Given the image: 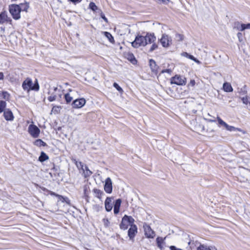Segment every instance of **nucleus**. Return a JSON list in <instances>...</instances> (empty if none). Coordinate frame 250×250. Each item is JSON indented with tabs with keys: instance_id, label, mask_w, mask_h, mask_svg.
<instances>
[{
	"instance_id": "obj_22",
	"label": "nucleus",
	"mask_w": 250,
	"mask_h": 250,
	"mask_svg": "<svg viewBox=\"0 0 250 250\" xmlns=\"http://www.w3.org/2000/svg\"><path fill=\"white\" fill-rule=\"evenodd\" d=\"M20 7V11H25L27 12L28 9L29 7V3L25 2L24 3H21L20 4H18Z\"/></svg>"
},
{
	"instance_id": "obj_52",
	"label": "nucleus",
	"mask_w": 250,
	"mask_h": 250,
	"mask_svg": "<svg viewBox=\"0 0 250 250\" xmlns=\"http://www.w3.org/2000/svg\"><path fill=\"white\" fill-rule=\"evenodd\" d=\"M69 92H71L72 91V90L71 89H69Z\"/></svg>"
},
{
	"instance_id": "obj_2",
	"label": "nucleus",
	"mask_w": 250,
	"mask_h": 250,
	"mask_svg": "<svg viewBox=\"0 0 250 250\" xmlns=\"http://www.w3.org/2000/svg\"><path fill=\"white\" fill-rule=\"evenodd\" d=\"M22 88L26 91H29L30 90L38 91L39 90V84L38 83L37 80L34 85H33V82L30 78H26L22 83Z\"/></svg>"
},
{
	"instance_id": "obj_37",
	"label": "nucleus",
	"mask_w": 250,
	"mask_h": 250,
	"mask_svg": "<svg viewBox=\"0 0 250 250\" xmlns=\"http://www.w3.org/2000/svg\"><path fill=\"white\" fill-rule=\"evenodd\" d=\"M113 86L121 93L122 94L124 92L123 89L119 85L116 83H113Z\"/></svg>"
},
{
	"instance_id": "obj_13",
	"label": "nucleus",
	"mask_w": 250,
	"mask_h": 250,
	"mask_svg": "<svg viewBox=\"0 0 250 250\" xmlns=\"http://www.w3.org/2000/svg\"><path fill=\"white\" fill-rule=\"evenodd\" d=\"M3 112L4 118L6 121H12L14 120L13 114L10 109L6 108Z\"/></svg>"
},
{
	"instance_id": "obj_4",
	"label": "nucleus",
	"mask_w": 250,
	"mask_h": 250,
	"mask_svg": "<svg viewBox=\"0 0 250 250\" xmlns=\"http://www.w3.org/2000/svg\"><path fill=\"white\" fill-rule=\"evenodd\" d=\"M18 4H12L9 6V11L13 18L15 20H18L21 18V11Z\"/></svg>"
},
{
	"instance_id": "obj_38",
	"label": "nucleus",
	"mask_w": 250,
	"mask_h": 250,
	"mask_svg": "<svg viewBox=\"0 0 250 250\" xmlns=\"http://www.w3.org/2000/svg\"><path fill=\"white\" fill-rule=\"evenodd\" d=\"M151 43L152 44L151 47L150 48V49H149V52H151L153 51L154 50H155V49H156L158 48V45L155 43V42H153Z\"/></svg>"
},
{
	"instance_id": "obj_23",
	"label": "nucleus",
	"mask_w": 250,
	"mask_h": 250,
	"mask_svg": "<svg viewBox=\"0 0 250 250\" xmlns=\"http://www.w3.org/2000/svg\"><path fill=\"white\" fill-rule=\"evenodd\" d=\"M223 89L225 91L227 92H232L233 91V88L229 83H225L223 84Z\"/></svg>"
},
{
	"instance_id": "obj_8",
	"label": "nucleus",
	"mask_w": 250,
	"mask_h": 250,
	"mask_svg": "<svg viewBox=\"0 0 250 250\" xmlns=\"http://www.w3.org/2000/svg\"><path fill=\"white\" fill-rule=\"evenodd\" d=\"M145 235L147 238H154L155 236V232L153 230L149 225L145 223L143 225Z\"/></svg>"
},
{
	"instance_id": "obj_9",
	"label": "nucleus",
	"mask_w": 250,
	"mask_h": 250,
	"mask_svg": "<svg viewBox=\"0 0 250 250\" xmlns=\"http://www.w3.org/2000/svg\"><path fill=\"white\" fill-rule=\"evenodd\" d=\"M162 46L164 47H167L172 43V39L170 37L166 34H163L160 40Z\"/></svg>"
},
{
	"instance_id": "obj_11",
	"label": "nucleus",
	"mask_w": 250,
	"mask_h": 250,
	"mask_svg": "<svg viewBox=\"0 0 250 250\" xmlns=\"http://www.w3.org/2000/svg\"><path fill=\"white\" fill-rule=\"evenodd\" d=\"M12 20L8 17L6 12L3 11L0 14V24H3L5 22L12 24Z\"/></svg>"
},
{
	"instance_id": "obj_46",
	"label": "nucleus",
	"mask_w": 250,
	"mask_h": 250,
	"mask_svg": "<svg viewBox=\"0 0 250 250\" xmlns=\"http://www.w3.org/2000/svg\"><path fill=\"white\" fill-rule=\"evenodd\" d=\"M74 4H76L81 2L82 0H68Z\"/></svg>"
},
{
	"instance_id": "obj_29",
	"label": "nucleus",
	"mask_w": 250,
	"mask_h": 250,
	"mask_svg": "<svg viewBox=\"0 0 250 250\" xmlns=\"http://www.w3.org/2000/svg\"><path fill=\"white\" fill-rule=\"evenodd\" d=\"M104 34L110 42L113 43L114 42V38L110 33L105 31L104 32Z\"/></svg>"
},
{
	"instance_id": "obj_44",
	"label": "nucleus",
	"mask_w": 250,
	"mask_h": 250,
	"mask_svg": "<svg viewBox=\"0 0 250 250\" xmlns=\"http://www.w3.org/2000/svg\"><path fill=\"white\" fill-rule=\"evenodd\" d=\"M195 84V82L194 80H191L190 81V82L189 83H188V86H194Z\"/></svg>"
},
{
	"instance_id": "obj_17",
	"label": "nucleus",
	"mask_w": 250,
	"mask_h": 250,
	"mask_svg": "<svg viewBox=\"0 0 250 250\" xmlns=\"http://www.w3.org/2000/svg\"><path fill=\"white\" fill-rule=\"evenodd\" d=\"M121 203V199H118L116 200L114 205V213L115 214H117L119 213Z\"/></svg>"
},
{
	"instance_id": "obj_6",
	"label": "nucleus",
	"mask_w": 250,
	"mask_h": 250,
	"mask_svg": "<svg viewBox=\"0 0 250 250\" xmlns=\"http://www.w3.org/2000/svg\"><path fill=\"white\" fill-rule=\"evenodd\" d=\"M186 78L183 76L176 75L171 78V83L175 84L178 85H185L186 83Z\"/></svg>"
},
{
	"instance_id": "obj_49",
	"label": "nucleus",
	"mask_w": 250,
	"mask_h": 250,
	"mask_svg": "<svg viewBox=\"0 0 250 250\" xmlns=\"http://www.w3.org/2000/svg\"><path fill=\"white\" fill-rule=\"evenodd\" d=\"M245 27L246 29H250V23L248 24H245Z\"/></svg>"
},
{
	"instance_id": "obj_35",
	"label": "nucleus",
	"mask_w": 250,
	"mask_h": 250,
	"mask_svg": "<svg viewBox=\"0 0 250 250\" xmlns=\"http://www.w3.org/2000/svg\"><path fill=\"white\" fill-rule=\"evenodd\" d=\"M217 119L219 125H220L224 126L226 128L228 124L224 121H223L219 117H217Z\"/></svg>"
},
{
	"instance_id": "obj_24",
	"label": "nucleus",
	"mask_w": 250,
	"mask_h": 250,
	"mask_svg": "<svg viewBox=\"0 0 250 250\" xmlns=\"http://www.w3.org/2000/svg\"><path fill=\"white\" fill-rule=\"evenodd\" d=\"M126 58L132 64H135L137 63V60L132 53H128L126 54Z\"/></svg>"
},
{
	"instance_id": "obj_42",
	"label": "nucleus",
	"mask_w": 250,
	"mask_h": 250,
	"mask_svg": "<svg viewBox=\"0 0 250 250\" xmlns=\"http://www.w3.org/2000/svg\"><path fill=\"white\" fill-rule=\"evenodd\" d=\"M60 106H54L52 109V112L58 113L60 111Z\"/></svg>"
},
{
	"instance_id": "obj_26",
	"label": "nucleus",
	"mask_w": 250,
	"mask_h": 250,
	"mask_svg": "<svg viewBox=\"0 0 250 250\" xmlns=\"http://www.w3.org/2000/svg\"><path fill=\"white\" fill-rule=\"evenodd\" d=\"M183 56L191 60H193L195 62L198 63H200V62L199 61H198L197 59H196L193 56L191 55H190L189 54H188V53L187 52H184L183 54Z\"/></svg>"
},
{
	"instance_id": "obj_18",
	"label": "nucleus",
	"mask_w": 250,
	"mask_h": 250,
	"mask_svg": "<svg viewBox=\"0 0 250 250\" xmlns=\"http://www.w3.org/2000/svg\"><path fill=\"white\" fill-rule=\"evenodd\" d=\"M149 65L152 71L155 73L157 72L158 66L156 64V62L153 60L151 59L149 60Z\"/></svg>"
},
{
	"instance_id": "obj_20",
	"label": "nucleus",
	"mask_w": 250,
	"mask_h": 250,
	"mask_svg": "<svg viewBox=\"0 0 250 250\" xmlns=\"http://www.w3.org/2000/svg\"><path fill=\"white\" fill-rule=\"evenodd\" d=\"M93 192L95 194V196L101 200H102L103 196L104 195V193L103 191L97 188H94L93 189Z\"/></svg>"
},
{
	"instance_id": "obj_14",
	"label": "nucleus",
	"mask_w": 250,
	"mask_h": 250,
	"mask_svg": "<svg viewBox=\"0 0 250 250\" xmlns=\"http://www.w3.org/2000/svg\"><path fill=\"white\" fill-rule=\"evenodd\" d=\"M137 232V228L135 225H131L128 230V236L130 239H132Z\"/></svg>"
},
{
	"instance_id": "obj_36",
	"label": "nucleus",
	"mask_w": 250,
	"mask_h": 250,
	"mask_svg": "<svg viewBox=\"0 0 250 250\" xmlns=\"http://www.w3.org/2000/svg\"><path fill=\"white\" fill-rule=\"evenodd\" d=\"M10 94L6 91L2 92V98L5 100H9L10 98Z\"/></svg>"
},
{
	"instance_id": "obj_51",
	"label": "nucleus",
	"mask_w": 250,
	"mask_h": 250,
	"mask_svg": "<svg viewBox=\"0 0 250 250\" xmlns=\"http://www.w3.org/2000/svg\"><path fill=\"white\" fill-rule=\"evenodd\" d=\"M160 2H164L166 1V0H157Z\"/></svg>"
},
{
	"instance_id": "obj_3",
	"label": "nucleus",
	"mask_w": 250,
	"mask_h": 250,
	"mask_svg": "<svg viewBox=\"0 0 250 250\" xmlns=\"http://www.w3.org/2000/svg\"><path fill=\"white\" fill-rule=\"evenodd\" d=\"M74 162L78 169L83 171L82 174L84 178L89 177L92 174L93 172L88 168V167L82 162H78L76 160H74Z\"/></svg>"
},
{
	"instance_id": "obj_21",
	"label": "nucleus",
	"mask_w": 250,
	"mask_h": 250,
	"mask_svg": "<svg viewBox=\"0 0 250 250\" xmlns=\"http://www.w3.org/2000/svg\"><path fill=\"white\" fill-rule=\"evenodd\" d=\"M89 8L95 13L101 12V10L99 9L93 2H90L89 4Z\"/></svg>"
},
{
	"instance_id": "obj_45",
	"label": "nucleus",
	"mask_w": 250,
	"mask_h": 250,
	"mask_svg": "<svg viewBox=\"0 0 250 250\" xmlns=\"http://www.w3.org/2000/svg\"><path fill=\"white\" fill-rule=\"evenodd\" d=\"M169 249L170 250H183L181 249H179V248H177V247H176L175 246H171L169 247Z\"/></svg>"
},
{
	"instance_id": "obj_30",
	"label": "nucleus",
	"mask_w": 250,
	"mask_h": 250,
	"mask_svg": "<svg viewBox=\"0 0 250 250\" xmlns=\"http://www.w3.org/2000/svg\"><path fill=\"white\" fill-rule=\"evenodd\" d=\"M34 144L38 146H46V144L42 141L41 139H37L36 140L34 143Z\"/></svg>"
},
{
	"instance_id": "obj_41",
	"label": "nucleus",
	"mask_w": 250,
	"mask_h": 250,
	"mask_svg": "<svg viewBox=\"0 0 250 250\" xmlns=\"http://www.w3.org/2000/svg\"><path fill=\"white\" fill-rule=\"evenodd\" d=\"M226 129L227 130H229L230 131H236L237 130H238L237 128L235 127L234 126H230L228 125H227V126H226Z\"/></svg>"
},
{
	"instance_id": "obj_40",
	"label": "nucleus",
	"mask_w": 250,
	"mask_h": 250,
	"mask_svg": "<svg viewBox=\"0 0 250 250\" xmlns=\"http://www.w3.org/2000/svg\"><path fill=\"white\" fill-rule=\"evenodd\" d=\"M175 39L178 41H181L184 39V36L180 34H176Z\"/></svg>"
},
{
	"instance_id": "obj_34",
	"label": "nucleus",
	"mask_w": 250,
	"mask_h": 250,
	"mask_svg": "<svg viewBox=\"0 0 250 250\" xmlns=\"http://www.w3.org/2000/svg\"><path fill=\"white\" fill-rule=\"evenodd\" d=\"M57 99V94L53 93L51 96L48 97V100L49 102H52Z\"/></svg>"
},
{
	"instance_id": "obj_50",
	"label": "nucleus",
	"mask_w": 250,
	"mask_h": 250,
	"mask_svg": "<svg viewBox=\"0 0 250 250\" xmlns=\"http://www.w3.org/2000/svg\"><path fill=\"white\" fill-rule=\"evenodd\" d=\"M237 36L238 37V38H239V39L240 40V38L242 37V34L240 32H238L237 34Z\"/></svg>"
},
{
	"instance_id": "obj_28",
	"label": "nucleus",
	"mask_w": 250,
	"mask_h": 250,
	"mask_svg": "<svg viewBox=\"0 0 250 250\" xmlns=\"http://www.w3.org/2000/svg\"><path fill=\"white\" fill-rule=\"evenodd\" d=\"M6 102L0 100V113H2L6 109Z\"/></svg>"
},
{
	"instance_id": "obj_25",
	"label": "nucleus",
	"mask_w": 250,
	"mask_h": 250,
	"mask_svg": "<svg viewBox=\"0 0 250 250\" xmlns=\"http://www.w3.org/2000/svg\"><path fill=\"white\" fill-rule=\"evenodd\" d=\"M49 159V157L45 153L42 151L41 152V155L39 158V161L41 162H43Z\"/></svg>"
},
{
	"instance_id": "obj_43",
	"label": "nucleus",
	"mask_w": 250,
	"mask_h": 250,
	"mask_svg": "<svg viewBox=\"0 0 250 250\" xmlns=\"http://www.w3.org/2000/svg\"><path fill=\"white\" fill-rule=\"evenodd\" d=\"M99 14H100V16L101 17V18L106 22H108V20H107V19L105 17L104 15V13L102 12V10L101 11V12H99Z\"/></svg>"
},
{
	"instance_id": "obj_7",
	"label": "nucleus",
	"mask_w": 250,
	"mask_h": 250,
	"mask_svg": "<svg viewBox=\"0 0 250 250\" xmlns=\"http://www.w3.org/2000/svg\"><path fill=\"white\" fill-rule=\"evenodd\" d=\"M28 131L30 135L34 138H38L40 133V129L33 124H31L29 125Z\"/></svg>"
},
{
	"instance_id": "obj_1",
	"label": "nucleus",
	"mask_w": 250,
	"mask_h": 250,
	"mask_svg": "<svg viewBox=\"0 0 250 250\" xmlns=\"http://www.w3.org/2000/svg\"><path fill=\"white\" fill-rule=\"evenodd\" d=\"M156 41V38L154 33H147L145 36H136L135 40L131 42V44L134 48H138L140 46H145L148 44H151Z\"/></svg>"
},
{
	"instance_id": "obj_48",
	"label": "nucleus",
	"mask_w": 250,
	"mask_h": 250,
	"mask_svg": "<svg viewBox=\"0 0 250 250\" xmlns=\"http://www.w3.org/2000/svg\"><path fill=\"white\" fill-rule=\"evenodd\" d=\"M4 75L2 72H0V80H2L3 79Z\"/></svg>"
},
{
	"instance_id": "obj_19",
	"label": "nucleus",
	"mask_w": 250,
	"mask_h": 250,
	"mask_svg": "<svg viewBox=\"0 0 250 250\" xmlns=\"http://www.w3.org/2000/svg\"><path fill=\"white\" fill-rule=\"evenodd\" d=\"M197 250H217L216 248L214 246H207L204 245L200 244L198 247Z\"/></svg>"
},
{
	"instance_id": "obj_27",
	"label": "nucleus",
	"mask_w": 250,
	"mask_h": 250,
	"mask_svg": "<svg viewBox=\"0 0 250 250\" xmlns=\"http://www.w3.org/2000/svg\"><path fill=\"white\" fill-rule=\"evenodd\" d=\"M54 92H55V94H57V99L58 98H61L62 94H63V91L62 90H61V89H58V87H55L54 88Z\"/></svg>"
},
{
	"instance_id": "obj_32",
	"label": "nucleus",
	"mask_w": 250,
	"mask_h": 250,
	"mask_svg": "<svg viewBox=\"0 0 250 250\" xmlns=\"http://www.w3.org/2000/svg\"><path fill=\"white\" fill-rule=\"evenodd\" d=\"M241 100L243 104H250V97L249 96H246L245 97H242Z\"/></svg>"
},
{
	"instance_id": "obj_16",
	"label": "nucleus",
	"mask_w": 250,
	"mask_h": 250,
	"mask_svg": "<svg viewBox=\"0 0 250 250\" xmlns=\"http://www.w3.org/2000/svg\"><path fill=\"white\" fill-rule=\"evenodd\" d=\"M112 200V198L111 197H107L105 202H104V205H105V210L109 212L111 211L112 209L113 206L111 204Z\"/></svg>"
},
{
	"instance_id": "obj_15",
	"label": "nucleus",
	"mask_w": 250,
	"mask_h": 250,
	"mask_svg": "<svg viewBox=\"0 0 250 250\" xmlns=\"http://www.w3.org/2000/svg\"><path fill=\"white\" fill-rule=\"evenodd\" d=\"M166 239V237H157L156 239V244L158 248H159L161 250L163 249V245L166 244L165 240Z\"/></svg>"
},
{
	"instance_id": "obj_5",
	"label": "nucleus",
	"mask_w": 250,
	"mask_h": 250,
	"mask_svg": "<svg viewBox=\"0 0 250 250\" xmlns=\"http://www.w3.org/2000/svg\"><path fill=\"white\" fill-rule=\"evenodd\" d=\"M134 219L130 216L125 215L122 219V222L120 225L121 229L125 230L128 228V226L133 225Z\"/></svg>"
},
{
	"instance_id": "obj_31",
	"label": "nucleus",
	"mask_w": 250,
	"mask_h": 250,
	"mask_svg": "<svg viewBox=\"0 0 250 250\" xmlns=\"http://www.w3.org/2000/svg\"><path fill=\"white\" fill-rule=\"evenodd\" d=\"M66 104H69L73 100V97L70 95V93H66L64 95Z\"/></svg>"
},
{
	"instance_id": "obj_53",
	"label": "nucleus",
	"mask_w": 250,
	"mask_h": 250,
	"mask_svg": "<svg viewBox=\"0 0 250 250\" xmlns=\"http://www.w3.org/2000/svg\"><path fill=\"white\" fill-rule=\"evenodd\" d=\"M190 243H191V242H189L188 243V245H189L190 244Z\"/></svg>"
},
{
	"instance_id": "obj_47",
	"label": "nucleus",
	"mask_w": 250,
	"mask_h": 250,
	"mask_svg": "<svg viewBox=\"0 0 250 250\" xmlns=\"http://www.w3.org/2000/svg\"><path fill=\"white\" fill-rule=\"evenodd\" d=\"M171 72V70L169 69H165V70H162V73H170Z\"/></svg>"
},
{
	"instance_id": "obj_33",
	"label": "nucleus",
	"mask_w": 250,
	"mask_h": 250,
	"mask_svg": "<svg viewBox=\"0 0 250 250\" xmlns=\"http://www.w3.org/2000/svg\"><path fill=\"white\" fill-rule=\"evenodd\" d=\"M235 24L237 25L236 27L237 28L238 30L242 31L246 29V27H245V24L242 23L240 24L239 22H237Z\"/></svg>"
},
{
	"instance_id": "obj_12",
	"label": "nucleus",
	"mask_w": 250,
	"mask_h": 250,
	"mask_svg": "<svg viewBox=\"0 0 250 250\" xmlns=\"http://www.w3.org/2000/svg\"><path fill=\"white\" fill-rule=\"evenodd\" d=\"M104 189L107 193H111L112 191V181L111 179L109 177L105 180Z\"/></svg>"
},
{
	"instance_id": "obj_10",
	"label": "nucleus",
	"mask_w": 250,
	"mask_h": 250,
	"mask_svg": "<svg viewBox=\"0 0 250 250\" xmlns=\"http://www.w3.org/2000/svg\"><path fill=\"white\" fill-rule=\"evenodd\" d=\"M86 103L84 98L77 99L72 103V106L74 108H80L83 107Z\"/></svg>"
},
{
	"instance_id": "obj_39",
	"label": "nucleus",
	"mask_w": 250,
	"mask_h": 250,
	"mask_svg": "<svg viewBox=\"0 0 250 250\" xmlns=\"http://www.w3.org/2000/svg\"><path fill=\"white\" fill-rule=\"evenodd\" d=\"M83 193L85 196H87L89 193V187L87 185H84L83 187Z\"/></svg>"
}]
</instances>
